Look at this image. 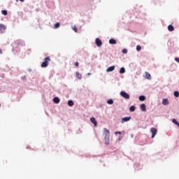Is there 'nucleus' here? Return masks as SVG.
Here are the masks:
<instances>
[{
    "instance_id": "nucleus-1",
    "label": "nucleus",
    "mask_w": 179,
    "mask_h": 179,
    "mask_svg": "<svg viewBox=\"0 0 179 179\" xmlns=\"http://www.w3.org/2000/svg\"><path fill=\"white\" fill-rule=\"evenodd\" d=\"M103 135L105 136V145H110V130L107 129V128H104Z\"/></svg>"
},
{
    "instance_id": "nucleus-2",
    "label": "nucleus",
    "mask_w": 179,
    "mask_h": 179,
    "mask_svg": "<svg viewBox=\"0 0 179 179\" xmlns=\"http://www.w3.org/2000/svg\"><path fill=\"white\" fill-rule=\"evenodd\" d=\"M49 61H51V58H50V57H46L41 65V68H47V66H48Z\"/></svg>"
},
{
    "instance_id": "nucleus-3",
    "label": "nucleus",
    "mask_w": 179,
    "mask_h": 179,
    "mask_svg": "<svg viewBox=\"0 0 179 179\" xmlns=\"http://www.w3.org/2000/svg\"><path fill=\"white\" fill-rule=\"evenodd\" d=\"M121 97H123V99H125L126 100H129L131 96H129V94L127 93L125 91H121L120 93Z\"/></svg>"
},
{
    "instance_id": "nucleus-4",
    "label": "nucleus",
    "mask_w": 179,
    "mask_h": 179,
    "mask_svg": "<svg viewBox=\"0 0 179 179\" xmlns=\"http://www.w3.org/2000/svg\"><path fill=\"white\" fill-rule=\"evenodd\" d=\"M150 132L152 134L151 138L153 139L157 135V129L152 127L150 129Z\"/></svg>"
},
{
    "instance_id": "nucleus-5",
    "label": "nucleus",
    "mask_w": 179,
    "mask_h": 179,
    "mask_svg": "<svg viewBox=\"0 0 179 179\" xmlns=\"http://www.w3.org/2000/svg\"><path fill=\"white\" fill-rule=\"evenodd\" d=\"M95 44L96 47H101L103 45V41L99 38H96L95 39Z\"/></svg>"
},
{
    "instance_id": "nucleus-6",
    "label": "nucleus",
    "mask_w": 179,
    "mask_h": 179,
    "mask_svg": "<svg viewBox=\"0 0 179 179\" xmlns=\"http://www.w3.org/2000/svg\"><path fill=\"white\" fill-rule=\"evenodd\" d=\"M131 119H132V117L131 116L122 117L121 123L124 124V122H128V121H131Z\"/></svg>"
},
{
    "instance_id": "nucleus-7",
    "label": "nucleus",
    "mask_w": 179,
    "mask_h": 179,
    "mask_svg": "<svg viewBox=\"0 0 179 179\" xmlns=\"http://www.w3.org/2000/svg\"><path fill=\"white\" fill-rule=\"evenodd\" d=\"M15 45H17V47H19V45H22L23 47V45H25L24 42L21 41V40H17L15 42Z\"/></svg>"
},
{
    "instance_id": "nucleus-8",
    "label": "nucleus",
    "mask_w": 179,
    "mask_h": 179,
    "mask_svg": "<svg viewBox=\"0 0 179 179\" xmlns=\"http://www.w3.org/2000/svg\"><path fill=\"white\" fill-rule=\"evenodd\" d=\"M90 122L94 124V127H97V120H96L94 117H90Z\"/></svg>"
},
{
    "instance_id": "nucleus-9",
    "label": "nucleus",
    "mask_w": 179,
    "mask_h": 179,
    "mask_svg": "<svg viewBox=\"0 0 179 179\" xmlns=\"http://www.w3.org/2000/svg\"><path fill=\"white\" fill-rule=\"evenodd\" d=\"M61 101V99L58 96H55L53 98V103L55 104H59V102Z\"/></svg>"
},
{
    "instance_id": "nucleus-10",
    "label": "nucleus",
    "mask_w": 179,
    "mask_h": 179,
    "mask_svg": "<svg viewBox=\"0 0 179 179\" xmlns=\"http://www.w3.org/2000/svg\"><path fill=\"white\" fill-rule=\"evenodd\" d=\"M4 30H6V27L3 24H0V33H3Z\"/></svg>"
},
{
    "instance_id": "nucleus-11",
    "label": "nucleus",
    "mask_w": 179,
    "mask_h": 179,
    "mask_svg": "<svg viewBox=\"0 0 179 179\" xmlns=\"http://www.w3.org/2000/svg\"><path fill=\"white\" fill-rule=\"evenodd\" d=\"M115 66H109L107 69H106V72H113V71H115Z\"/></svg>"
},
{
    "instance_id": "nucleus-12",
    "label": "nucleus",
    "mask_w": 179,
    "mask_h": 179,
    "mask_svg": "<svg viewBox=\"0 0 179 179\" xmlns=\"http://www.w3.org/2000/svg\"><path fill=\"white\" fill-rule=\"evenodd\" d=\"M67 104L69 107H73V106H75V102H73V100H69Z\"/></svg>"
},
{
    "instance_id": "nucleus-13",
    "label": "nucleus",
    "mask_w": 179,
    "mask_h": 179,
    "mask_svg": "<svg viewBox=\"0 0 179 179\" xmlns=\"http://www.w3.org/2000/svg\"><path fill=\"white\" fill-rule=\"evenodd\" d=\"M140 109L141 110V111H143V112L146 111V104L141 103L140 105Z\"/></svg>"
},
{
    "instance_id": "nucleus-14",
    "label": "nucleus",
    "mask_w": 179,
    "mask_h": 179,
    "mask_svg": "<svg viewBox=\"0 0 179 179\" xmlns=\"http://www.w3.org/2000/svg\"><path fill=\"white\" fill-rule=\"evenodd\" d=\"M141 169H142V166H141V164H139V163L134 164L135 170H141Z\"/></svg>"
},
{
    "instance_id": "nucleus-15",
    "label": "nucleus",
    "mask_w": 179,
    "mask_h": 179,
    "mask_svg": "<svg viewBox=\"0 0 179 179\" xmlns=\"http://www.w3.org/2000/svg\"><path fill=\"white\" fill-rule=\"evenodd\" d=\"M145 78L148 79V80H152V76H150V73H149L148 72H145Z\"/></svg>"
},
{
    "instance_id": "nucleus-16",
    "label": "nucleus",
    "mask_w": 179,
    "mask_h": 179,
    "mask_svg": "<svg viewBox=\"0 0 179 179\" xmlns=\"http://www.w3.org/2000/svg\"><path fill=\"white\" fill-rule=\"evenodd\" d=\"M109 44H112V45L117 44V40H115V38H110L109 40Z\"/></svg>"
},
{
    "instance_id": "nucleus-17",
    "label": "nucleus",
    "mask_w": 179,
    "mask_h": 179,
    "mask_svg": "<svg viewBox=\"0 0 179 179\" xmlns=\"http://www.w3.org/2000/svg\"><path fill=\"white\" fill-rule=\"evenodd\" d=\"M138 100H140V101H145L146 100V96H145V95H141L138 97Z\"/></svg>"
},
{
    "instance_id": "nucleus-18",
    "label": "nucleus",
    "mask_w": 179,
    "mask_h": 179,
    "mask_svg": "<svg viewBox=\"0 0 179 179\" xmlns=\"http://www.w3.org/2000/svg\"><path fill=\"white\" fill-rule=\"evenodd\" d=\"M76 76L77 79H79L80 80V79H82V74L80 73H79V71H77L76 73Z\"/></svg>"
},
{
    "instance_id": "nucleus-19",
    "label": "nucleus",
    "mask_w": 179,
    "mask_h": 179,
    "mask_svg": "<svg viewBox=\"0 0 179 179\" xmlns=\"http://www.w3.org/2000/svg\"><path fill=\"white\" fill-rule=\"evenodd\" d=\"M162 104H163V106H167L169 104V99H164L162 100Z\"/></svg>"
},
{
    "instance_id": "nucleus-20",
    "label": "nucleus",
    "mask_w": 179,
    "mask_h": 179,
    "mask_svg": "<svg viewBox=\"0 0 179 179\" xmlns=\"http://www.w3.org/2000/svg\"><path fill=\"white\" fill-rule=\"evenodd\" d=\"M136 110V107L135 106H131L129 107V111L130 113H134Z\"/></svg>"
},
{
    "instance_id": "nucleus-21",
    "label": "nucleus",
    "mask_w": 179,
    "mask_h": 179,
    "mask_svg": "<svg viewBox=\"0 0 179 179\" xmlns=\"http://www.w3.org/2000/svg\"><path fill=\"white\" fill-rule=\"evenodd\" d=\"M168 30L169 31H174V27L173 26V24H169L168 26Z\"/></svg>"
},
{
    "instance_id": "nucleus-22",
    "label": "nucleus",
    "mask_w": 179,
    "mask_h": 179,
    "mask_svg": "<svg viewBox=\"0 0 179 179\" xmlns=\"http://www.w3.org/2000/svg\"><path fill=\"white\" fill-rule=\"evenodd\" d=\"M119 73H120V75H122V74L125 73V68L124 67H121L120 69Z\"/></svg>"
},
{
    "instance_id": "nucleus-23",
    "label": "nucleus",
    "mask_w": 179,
    "mask_h": 179,
    "mask_svg": "<svg viewBox=\"0 0 179 179\" xmlns=\"http://www.w3.org/2000/svg\"><path fill=\"white\" fill-rule=\"evenodd\" d=\"M60 27H61V23L59 22H56L54 24V29H59Z\"/></svg>"
},
{
    "instance_id": "nucleus-24",
    "label": "nucleus",
    "mask_w": 179,
    "mask_h": 179,
    "mask_svg": "<svg viewBox=\"0 0 179 179\" xmlns=\"http://www.w3.org/2000/svg\"><path fill=\"white\" fill-rule=\"evenodd\" d=\"M106 103L107 104H110V105L114 104V100H113V99H110L106 101Z\"/></svg>"
},
{
    "instance_id": "nucleus-25",
    "label": "nucleus",
    "mask_w": 179,
    "mask_h": 179,
    "mask_svg": "<svg viewBox=\"0 0 179 179\" xmlns=\"http://www.w3.org/2000/svg\"><path fill=\"white\" fill-rule=\"evenodd\" d=\"M1 14L3 15V16H8V10H2Z\"/></svg>"
},
{
    "instance_id": "nucleus-26",
    "label": "nucleus",
    "mask_w": 179,
    "mask_h": 179,
    "mask_svg": "<svg viewBox=\"0 0 179 179\" xmlns=\"http://www.w3.org/2000/svg\"><path fill=\"white\" fill-rule=\"evenodd\" d=\"M136 50L138 52L141 51V50H142V46H141L140 45H136Z\"/></svg>"
},
{
    "instance_id": "nucleus-27",
    "label": "nucleus",
    "mask_w": 179,
    "mask_h": 179,
    "mask_svg": "<svg viewBox=\"0 0 179 179\" xmlns=\"http://www.w3.org/2000/svg\"><path fill=\"white\" fill-rule=\"evenodd\" d=\"M173 96H175V97H179V92L178 91H175L173 92Z\"/></svg>"
},
{
    "instance_id": "nucleus-28",
    "label": "nucleus",
    "mask_w": 179,
    "mask_h": 179,
    "mask_svg": "<svg viewBox=\"0 0 179 179\" xmlns=\"http://www.w3.org/2000/svg\"><path fill=\"white\" fill-rule=\"evenodd\" d=\"M172 122L173 124H175V125H177V124L178 123V121L177 120V119L173 118L172 119Z\"/></svg>"
},
{
    "instance_id": "nucleus-29",
    "label": "nucleus",
    "mask_w": 179,
    "mask_h": 179,
    "mask_svg": "<svg viewBox=\"0 0 179 179\" xmlns=\"http://www.w3.org/2000/svg\"><path fill=\"white\" fill-rule=\"evenodd\" d=\"M122 52L123 54H128V50L127 48H124L122 50Z\"/></svg>"
},
{
    "instance_id": "nucleus-30",
    "label": "nucleus",
    "mask_w": 179,
    "mask_h": 179,
    "mask_svg": "<svg viewBox=\"0 0 179 179\" xmlns=\"http://www.w3.org/2000/svg\"><path fill=\"white\" fill-rule=\"evenodd\" d=\"M122 133L121 131H115V135H122Z\"/></svg>"
},
{
    "instance_id": "nucleus-31",
    "label": "nucleus",
    "mask_w": 179,
    "mask_h": 179,
    "mask_svg": "<svg viewBox=\"0 0 179 179\" xmlns=\"http://www.w3.org/2000/svg\"><path fill=\"white\" fill-rule=\"evenodd\" d=\"M73 30L75 33H78V28H76V27H73Z\"/></svg>"
},
{
    "instance_id": "nucleus-32",
    "label": "nucleus",
    "mask_w": 179,
    "mask_h": 179,
    "mask_svg": "<svg viewBox=\"0 0 179 179\" xmlns=\"http://www.w3.org/2000/svg\"><path fill=\"white\" fill-rule=\"evenodd\" d=\"M74 65H75V66H76V67L79 66V62H76L74 63Z\"/></svg>"
},
{
    "instance_id": "nucleus-33",
    "label": "nucleus",
    "mask_w": 179,
    "mask_h": 179,
    "mask_svg": "<svg viewBox=\"0 0 179 179\" xmlns=\"http://www.w3.org/2000/svg\"><path fill=\"white\" fill-rule=\"evenodd\" d=\"M26 76H23L21 77V80H26Z\"/></svg>"
},
{
    "instance_id": "nucleus-34",
    "label": "nucleus",
    "mask_w": 179,
    "mask_h": 179,
    "mask_svg": "<svg viewBox=\"0 0 179 179\" xmlns=\"http://www.w3.org/2000/svg\"><path fill=\"white\" fill-rule=\"evenodd\" d=\"M15 51L17 52V48H13V52H15Z\"/></svg>"
},
{
    "instance_id": "nucleus-35",
    "label": "nucleus",
    "mask_w": 179,
    "mask_h": 179,
    "mask_svg": "<svg viewBox=\"0 0 179 179\" xmlns=\"http://www.w3.org/2000/svg\"><path fill=\"white\" fill-rule=\"evenodd\" d=\"M17 1L18 0H16V2H17ZM20 1V2H24V0H19Z\"/></svg>"
},
{
    "instance_id": "nucleus-36",
    "label": "nucleus",
    "mask_w": 179,
    "mask_h": 179,
    "mask_svg": "<svg viewBox=\"0 0 179 179\" xmlns=\"http://www.w3.org/2000/svg\"><path fill=\"white\" fill-rule=\"evenodd\" d=\"M33 71L31 69H28V72H31Z\"/></svg>"
},
{
    "instance_id": "nucleus-37",
    "label": "nucleus",
    "mask_w": 179,
    "mask_h": 179,
    "mask_svg": "<svg viewBox=\"0 0 179 179\" xmlns=\"http://www.w3.org/2000/svg\"><path fill=\"white\" fill-rule=\"evenodd\" d=\"M121 139H122V137L120 136L118 141H121Z\"/></svg>"
},
{
    "instance_id": "nucleus-38",
    "label": "nucleus",
    "mask_w": 179,
    "mask_h": 179,
    "mask_svg": "<svg viewBox=\"0 0 179 179\" xmlns=\"http://www.w3.org/2000/svg\"><path fill=\"white\" fill-rule=\"evenodd\" d=\"M90 75H92V73H87V76H90Z\"/></svg>"
},
{
    "instance_id": "nucleus-39",
    "label": "nucleus",
    "mask_w": 179,
    "mask_h": 179,
    "mask_svg": "<svg viewBox=\"0 0 179 179\" xmlns=\"http://www.w3.org/2000/svg\"><path fill=\"white\" fill-rule=\"evenodd\" d=\"M0 54H2V50L0 49Z\"/></svg>"
},
{
    "instance_id": "nucleus-40",
    "label": "nucleus",
    "mask_w": 179,
    "mask_h": 179,
    "mask_svg": "<svg viewBox=\"0 0 179 179\" xmlns=\"http://www.w3.org/2000/svg\"><path fill=\"white\" fill-rule=\"evenodd\" d=\"M131 138H134V134H131Z\"/></svg>"
},
{
    "instance_id": "nucleus-41",
    "label": "nucleus",
    "mask_w": 179,
    "mask_h": 179,
    "mask_svg": "<svg viewBox=\"0 0 179 179\" xmlns=\"http://www.w3.org/2000/svg\"><path fill=\"white\" fill-rule=\"evenodd\" d=\"M86 157H89V155H87Z\"/></svg>"
},
{
    "instance_id": "nucleus-42",
    "label": "nucleus",
    "mask_w": 179,
    "mask_h": 179,
    "mask_svg": "<svg viewBox=\"0 0 179 179\" xmlns=\"http://www.w3.org/2000/svg\"><path fill=\"white\" fill-rule=\"evenodd\" d=\"M38 22H40V20L38 19Z\"/></svg>"
},
{
    "instance_id": "nucleus-43",
    "label": "nucleus",
    "mask_w": 179,
    "mask_h": 179,
    "mask_svg": "<svg viewBox=\"0 0 179 179\" xmlns=\"http://www.w3.org/2000/svg\"><path fill=\"white\" fill-rule=\"evenodd\" d=\"M0 107H1V103H0Z\"/></svg>"
}]
</instances>
